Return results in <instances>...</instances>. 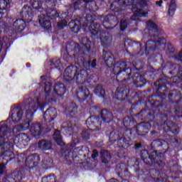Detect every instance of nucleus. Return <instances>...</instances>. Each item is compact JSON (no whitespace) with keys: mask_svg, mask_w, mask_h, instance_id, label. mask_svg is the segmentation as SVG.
Returning <instances> with one entry per match:
<instances>
[{"mask_svg":"<svg viewBox=\"0 0 182 182\" xmlns=\"http://www.w3.org/2000/svg\"><path fill=\"white\" fill-rule=\"evenodd\" d=\"M92 39H100L102 46L109 48L112 45V35L102 29V25L95 21V16L88 14L85 17L77 16L68 23L71 32L79 33L82 28H87Z\"/></svg>","mask_w":182,"mask_h":182,"instance_id":"1","label":"nucleus"},{"mask_svg":"<svg viewBox=\"0 0 182 182\" xmlns=\"http://www.w3.org/2000/svg\"><path fill=\"white\" fill-rule=\"evenodd\" d=\"M101 59L104 60L106 66L109 69L113 66L111 75L116 76L117 79L122 77L121 82L130 80V79H132V73H133L134 70H141L144 68L143 63L139 60L132 61L129 67L127 66V61L119 60L116 63L114 55L109 50L106 51L103 50Z\"/></svg>","mask_w":182,"mask_h":182,"instance_id":"2","label":"nucleus"},{"mask_svg":"<svg viewBox=\"0 0 182 182\" xmlns=\"http://www.w3.org/2000/svg\"><path fill=\"white\" fill-rule=\"evenodd\" d=\"M166 98H168V101L166 102L161 100L154 101L151 103V107L159 111L156 114L158 120L161 122L167 120L168 114H171V113H175L176 117L182 119V106L175 105L181 102V92L177 90H173L170 92L167 91Z\"/></svg>","mask_w":182,"mask_h":182,"instance_id":"3","label":"nucleus"},{"mask_svg":"<svg viewBox=\"0 0 182 182\" xmlns=\"http://www.w3.org/2000/svg\"><path fill=\"white\" fill-rule=\"evenodd\" d=\"M156 114L154 112H151L150 109L146 107L142 109L139 113L135 114L134 117L137 120H149L151 122H157L160 124H163L164 127L162 129V134H161L162 137L168 140L169 143H178V139L176 138L174 136H171L168 134V133H172V134H178L180 132V129L174 123L173 121H168V119H165L163 121L159 120L157 117V114H159V110Z\"/></svg>","mask_w":182,"mask_h":182,"instance_id":"4","label":"nucleus"},{"mask_svg":"<svg viewBox=\"0 0 182 182\" xmlns=\"http://www.w3.org/2000/svg\"><path fill=\"white\" fill-rule=\"evenodd\" d=\"M76 143L75 141H72L69 144V146L65 147L62 149V155L64 157V161L68 166H72V164H80L82 159H89V147L87 146L76 147Z\"/></svg>","mask_w":182,"mask_h":182,"instance_id":"5","label":"nucleus"},{"mask_svg":"<svg viewBox=\"0 0 182 182\" xmlns=\"http://www.w3.org/2000/svg\"><path fill=\"white\" fill-rule=\"evenodd\" d=\"M92 42L87 38V37H84L80 41V46L77 44L75 45L73 49V52L75 54H73L75 60H77V65L79 66L82 65L85 68H90V69H97V60H88L86 61L85 58L82 57V55H86V53H90L92 50ZM81 46V48H80Z\"/></svg>","mask_w":182,"mask_h":182,"instance_id":"6","label":"nucleus"},{"mask_svg":"<svg viewBox=\"0 0 182 182\" xmlns=\"http://www.w3.org/2000/svg\"><path fill=\"white\" fill-rule=\"evenodd\" d=\"M139 4H134V0H118L113 1L109 9L112 12H122L127 6H132L131 10L134 15L131 16V21H139V18H146L149 13L143 12V9H139Z\"/></svg>","mask_w":182,"mask_h":182,"instance_id":"7","label":"nucleus"},{"mask_svg":"<svg viewBox=\"0 0 182 182\" xmlns=\"http://www.w3.org/2000/svg\"><path fill=\"white\" fill-rule=\"evenodd\" d=\"M6 133H8V127L2 125L0 127V152L1 154L0 160L2 159V160L6 161V164H8L9 161L15 159V154L13 151L15 140L11 139L6 141L4 137L6 136Z\"/></svg>","mask_w":182,"mask_h":182,"instance_id":"8","label":"nucleus"},{"mask_svg":"<svg viewBox=\"0 0 182 182\" xmlns=\"http://www.w3.org/2000/svg\"><path fill=\"white\" fill-rule=\"evenodd\" d=\"M159 50L160 52L166 51L167 53H174L176 49L173 44L167 43V40L164 37H159L154 35V39H149L145 43V54L146 56L149 55L150 52Z\"/></svg>","mask_w":182,"mask_h":182,"instance_id":"9","label":"nucleus"},{"mask_svg":"<svg viewBox=\"0 0 182 182\" xmlns=\"http://www.w3.org/2000/svg\"><path fill=\"white\" fill-rule=\"evenodd\" d=\"M115 99L118 102H124V100H136V103L143 105L144 103V97L141 92H135L130 90L128 85H121L115 91Z\"/></svg>","mask_w":182,"mask_h":182,"instance_id":"10","label":"nucleus"},{"mask_svg":"<svg viewBox=\"0 0 182 182\" xmlns=\"http://www.w3.org/2000/svg\"><path fill=\"white\" fill-rule=\"evenodd\" d=\"M168 79L167 76L164 77H160L154 82L153 89L154 93L151 94L148 98V103L151 106L153 102L158 101L156 99H160L161 100H165L167 99V92H168V88L167 85H168Z\"/></svg>","mask_w":182,"mask_h":182,"instance_id":"11","label":"nucleus"},{"mask_svg":"<svg viewBox=\"0 0 182 182\" xmlns=\"http://www.w3.org/2000/svg\"><path fill=\"white\" fill-rule=\"evenodd\" d=\"M105 136L109 138L108 146H112L114 149H122L126 150L133 146L130 142V139L127 138V136L124 135V132L122 136H120V132L114 129L112 132H106Z\"/></svg>","mask_w":182,"mask_h":182,"instance_id":"12","label":"nucleus"},{"mask_svg":"<svg viewBox=\"0 0 182 182\" xmlns=\"http://www.w3.org/2000/svg\"><path fill=\"white\" fill-rule=\"evenodd\" d=\"M44 92L46 93V99L48 103H56V98L48 97L52 93L57 97H62L66 93V86L63 82H55L54 86L52 83L47 82L45 84Z\"/></svg>","mask_w":182,"mask_h":182,"instance_id":"13","label":"nucleus"},{"mask_svg":"<svg viewBox=\"0 0 182 182\" xmlns=\"http://www.w3.org/2000/svg\"><path fill=\"white\" fill-rule=\"evenodd\" d=\"M150 129H151L150 122H141L131 129H127L124 131V135L127 136V139H129L130 141L131 140L136 139L137 136H146V134H149V132H150Z\"/></svg>","mask_w":182,"mask_h":182,"instance_id":"14","label":"nucleus"},{"mask_svg":"<svg viewBox=\"0 0 182 182\" xmlns=\"http://www.w3.org/2000/svg\"><path fill=\"white\" fill-rule=\"evenodd\" d=\"M55 127L53 124H41L40 122H33L30 127V132L33 137H39L46 133H50L52 129Z\"/></svg>","mask_w":182,"mask_h":182,"instance_id":"15","label":"nucleus"},{"mask_svg":"<svg viewBox=\"0 0 182 182\" xmlns=\"http://www.w3.org/2000/svg\"><path fill=\"white\" fill-rule=\"evenodd\" d=\"M23 110L26 112L28 107H22V103L18 106L14 107V109H11L10 116L6 122L11 119L13 123H19V122L22 120V117H23Z\"/></svg>","mask_w":182,"mask_h":182,"instance_id":"16","label":"nucleus"},{"mask_svg":"<svg viewBox=\"0 0 182 182\" xmlns=\"http://www.w3.org/2000/svg\"><path fill=\"white\" fill-rule=\"evenodd\" d=\"M85 124L91 132H98L102 129V121L100 117L96 115L90 116L85 121Z\"/></svg>","mask_w":182,"mask_h":182,"instance_id":"17","label":"nucleus"},{"mask_svg":"<svg viewBox=\"0 0 182 182\" xmlns=\"http://www.w3.org/2000/svg\"><path fill=\"white\" fill-rule=\"evenodd\" d=\"M75 95L79 102H85V100H87V99L92 100L93 98V94H90L89 88L84 85L79 86L77 88Z\"/></svg>","mask_w":182,"mask_h":182,"instance_id":"18","label":"nucleus"},{"mask_svg":"<svg viewBox=\"0 0 182 182\" xmlns=\"http://www.w3.org/2000/svg\"><path fill=\"white\" fill-rule=\"evenodd\" d=\"M154 56L155 58V62H159L161 64L160 68L154 70L155 72H163V70H171L173 63L172 61L164 60L163 55L159 53H155Z\"/></svg>","mask_w":182,"mask_h":182,"instance_id":"19","label":"nucleus"},{"mask_svg":"<svg viewBox=\"0 0 182 182\" xmlns=\"http://www.w3.org/2000/svg\"><path fill=\"white\" fill-rule=\"evenodd\" d=\"M22 107H28L27 110H29L30 109L36 108V112L39 109L42 112L46 107V104L43 102H38L36 106V102L33 99H32L30 97H24V100L21 105Z\"/></svg>","mask_w":182,"mask_h":182,"instance_id":"20","label":"nucleus"},{"mask_svg":"<svg viewBox=\"0 0 182 182\" xmlns=\"http://www.w3.org/2000/svg\"><path fill=\"white\" fill-rule=\"evenodd\" d=\"M38 12V11H36L35 9L26 5L22 8L21 12H20V16L24 19L27 23H29L30 22H32L33 16H35Z\"/></svg>","mask_w":182,"mask_h":182,"instance_id":"21","label":"nucleus"},{"mask_svg":"<svg viewBox=\"0 0 182 182\" xmlns=\"http://www.w3.org/2000/svg\"><path fill=\"white\" fill-rule=\"evenodd\" d=\"M79 68L75 65H70L67 67L64 71V83H70L72 80L76 77Z\"/></svg>","mask_w":182,"mask_h":182,"instance_id":"22","label":"nucleus"},{"mask_svg":"<svg viewBox=\"0 0 182 182\" xmlns=\"http://www.w3.org/2000/svg\"><path fill=\"white\" fill-rule=\"evenodd\" d=\"M36 113V108L31 107L26 111V120L20 124L22 130H28L31 129V123L33 121V115Z\"/></svg>","mask_w":182,"mask_h":182,"instance_id":"23","label":"nucleus"},{"mask_svg":"<svg viewBox=\"0 0 182 182\" xmlns=\"http://www.w3.org/2000/svg\"><path fill=\"white\" fill-rule=\"evenodd\" d=\"M117 23H119V18H117V16L108 14L104 17L102 26H104L105 29H113Z\"/></svg>","mask_w":182,"mask_h":182,"instance_id":"24","label":"nucleus"},{"mask_svg":"<svg viewBox=\"0 0 182 182\" xmlns=\"http://www.w3.org/2000/svg\"><path fill=\"white\" fill-rule=\"evenodd\" d=\"M131 79H132L134 86L137 89H143L147 85V80L143 73H136L134 76L132 75Z\"/></svg>","mask_w":182,"mask_h":182,"instance_id":"25","label":"nucleus"},{"mask_svg":"<svg viewBox=\"0 0 182 182\" xmlns=\"http://www.w3.org/2000/svg\"><path fill=\"white\" fill-rule=\"evenodd\" d=\"M39 163H41V156L38 154H31L25 159L26 167H28L30 170L38 167Z\"/></svg>","mask_w":182,"mask_h":182,"instance_id":"26","label":"nucleus"},{"mask_svg":"<svg viewBox=\"0 0 182 182\" xmlns=\"http://www.w3.org/2000/svg\"><path fill=\"white\" fill-rule=\"evenodd\" d=\"M58 117V112L56 108L51 107H49L43 112V118L46 122V124H52V122Z\"/></svg>","mask_w":182,"mask_h":182,"instance_id":"27","label":"nucleus"},{"mask_svg":"<svg viewBox=\"0 0 182 182\" xmlns=\"http://www.w3.org/2000/svg\"><path fill=\"white\" fill-rule=\"evenodd\" d=\"M38 147L40 150H43V151H47V150L52 149V141L46 139H41L38 141L37 144H32L30 146L31 150H35Z\"/></svg>","mask_w":182,"mask_h":182,"instance_id":"28","label":"nucleus"},{"mask_svg":"<svg viewBox=\"0 0 182 182\" xmlns=\"http://www.w3.org/2000/svg\"><path fill=\"white\" fill-rule=\"evenodd\" d=\"M77 105L75 102H70L65 108L67 119H76V114H77Z\"/></svg>","mask_w":182,"mask_h":182,"instance_id":"29","label":"nucleus"},{"mask_svg":"<svg viewBox=\"0 0 182 182\" xmlns=\"http://www.w3.org/2000/svg\"><path fill=\"white\" fill-rule=\"evenodd\" d=\"M124 46H128V48H133L134 46H137L139 50L136 52V56H144V55H146V47L143 48L141 47V43H140V42L139 41L136 42L132 40L125 41Z\"/></svg>","mask_w":182,"mask_h":182,"instance_id":"30","label":"nucleus"},{"mask_svg":"<svg viewBox=\"0 0 182 182\" xmlns=\"http://www.w3.org/2000/svg\"><path fill=\"white\" fill-rule=\"evenodd\" d=\"M87 77H89V73H87V70L81 69L77 71L75 79L77 85H85V83L87 82Z\"/></svg>","mask_w":182,"mask_h":182,"instance_id":"31","label":"nucleus"},{"mask_svg":"<svg viewBox=\"0 0 182 182\" xmlns=\"http://www.w3.org/2000/svg\"><path fill=\"white\" fill-rule=\"evenodd\" d=\"M100 119V122H103V123H111L113 122V113L111 112L110 110L105 108L102 109L100 112V116H98Z\"/></svg>","mask_w":182,"mask_h":182,"instance_id":"32","label":"nucleus"},{"mask_svg":"<svg viewBox=\"0 0 182 182\" xmlns=\"http://www.w3.org/2000/svg\"><path fill=\"white\" fill-rule=\"evenodd\" d=\"M26 23L28 22L23 18L16 19L13 23L14 32L16 33H21V32H23L26 28Z\"/></svg>","mask_w":182,"mask_h":182,"instance_id":"33","label":"nucleus"},{"mask_svg":"<svg viewBox=\"0 0 182 182\" xmlns=\"http://www.w3.org/2000/svg\"><path fill=\"white\" fill-rule=\"evenodd\" d=\"M31 141V138L25 134L21 133L18 137L17 142H15L14 144H17L18 147H20V149H25L28 146V143Z\"/></svg>","mask_w":182,"mask_h":182,"instance_id":"34","label":"nucleus"},{"mask_svg":"<svg viewBox=\"0 0 182 182\" xmlns=\"http://www.w3.org/2000/svg\"><path fill=\"white\" fill-rule=\"evenodd\" d=\"M173 59H174L175 62H178V63L180 64L173 63V68L171 70H173L178 75L180 73V70H181L182 65V49L178 54L173 56Z\"/></svg>","mask_w":182,"mask_h":182,"instance_id":"35","label":"nucleus"},{"mask_svg":"<svg viewBox=\"0 0 182 182\" xmlns=\"http://www.w3.org/2000/svg\"><path fill=\"white\" fill-rule=\"evenodd\" d=\"M75 129V124L72 121H67L61 128V131L64 136H73V129Z\"/></svg>","mask_w":182,"mask_h":182,"instance_id":"36","label":"nucleus"},{"mask_svg":"<svg viewBox=\"0 0 182 182\" xmlns=\"http://www.w3.org/2000/svg\"><path fill=\"white\" fill-rule=\"evenodd\" d=\"M8 1L6 0H0V21H4V19H8Z\"/></svg>","mask_w":182,"mask_h":182,"instance_id":"37","label":"nucleus"},{"mask_svg":"<svg viewBox=\"0 0 182 182\" xmlns=\"http://www.w3.org/2000/svg\"><path fill=\"white\" fill-rule=\"evenodd\" d=\"M43 11L46 12V15H44V16L48 18V19L53 20L59 18V12L56 11L55 7L44 8Z\"/></svg>","mask_w":182,"mask_h":182,"instance_id":"38","label":"nucleus"},{"mask_svg":"<svg viewBox=\"0 0 182 182\" xmlns=\"http://www.w3.org/2000/svg\"><path fill=\"white\" fill-rule=\"evenodd\" d=\"M146 26L149 28V36H151V39H154V35L155 36H159L156 33H159V26L157 24H156L153 21H148L146 22ZM150 32H154V33L150 34Z\"/></svg>","mask_w":182,"mask_h":182,"instance_id":"39","label":"nucleus"},{"mask_svg":"<svg viewBox=\"0 0 182 182\" xmlns=\"http://www.w3.org/2000/svg\"><path fill=\"white\" fill-rule=\"evenodd\" d=\"M100 157L102 163L104 164H109L112 161V154L107 150H102L100 152Z\"/></svg>","mask_w":182,"mask_h":182,"instance_id":"40","label":"nucleus"},{"mask_svg":"<svg viewBox=\"0 0 182 182\" xmlns=\"http://www.w3.org/2000/svg\"><path fill=\"white\" fill-rule=\"evenodd\" d=\"M38 23H40L41 26L43 28V29L48 30L50 28H52L50 21L48 20L45 16H42V14L38 16Z\"/></svg>","mask_w":182,"mask_h":182,"instance_id":"41","label":"nucleus"},{"mask_svg":"<svg viewBox=\"0 0 182 182\" xmlns=\"http://www.w3.org/2000/svg\"><path fill=\"white\" fill-rule=\"evenodd\" d=\"M2 33V31L0 30V36ZM11 45L12 43H11V40L8 39V38H3L2 39L0 38V52L2 50H8L9 48H11Z\"/></svg>","mask_w":182,"mask_h":182,"instance_id":"42","label":"nucleus"},{"mask_svg":"<svg viewBox=\"0 0 182 182\" xmlns=\"http://www.w3.org/2000/svg\"><path fill=\"white\" fill-rule=\"evenodd\" d=\"M30 4L36 11L40 13L43 12V7H42L43 0H30Z\"/></svg>","mask_w":182,"mask_h":182,"instance_id":"43","label":"nucleus"},{"mask_svg":"<svg viewBox=\"0 0 182 182\" xmlns=\"http://www.w3.org/2000/svg\"><path fill=\"white\" fill-rule=\"evenodd\" d=\"M94 93L97 96V97H100V99H104L106 100V90L103 89V87L102 85H97L94 89Z\"/></svg>","mask_w":182,"mask_h":182,"instance_id":"44","label":"nucleus"},{"mask_svg":"<svg viewBox=\"0 0 182 182\" xmlns=\"http://www.w3.org/2000/svg\"><path fill=\"white\" fill-rule=\"evenodd\" d=\"M136 120L132 117H126L123 119V125L126 129L129 127H134V124H136Z\"/></svg>","mask_w":182,"mask_h":182,"instance_id":"45","label":"nucleus"},{"mask_svg":"<svg viewBox=\"0 0 182 182\" xmlns=\"http://www.w3.org/2000/svg\"><path fill=\"white\" fill-rule=\"evenodd\" d=\"M50 66H51V69H57L58 70H60V68H62L60 59L58 58H52L50 60Z\"/></svg>","mask_w":182,"mask_h":182,"instance_id":"46","label":"nucleus"},{"mask_svg":"<svg viewBox=\"0 0 182 182\" xmlns=\"http://www.w3.org/2000/svg\"><path fill=\"white\" fill-rule=\"evenodd\" d=\"M53 139L58 146H65L63 138L62 137V134H60V132L59 130L54 132Z\"/></svg>","mask_w":182,"mask_h":182,"instance_id":"47","label":"nucleus"},{"mask_svg":"<svg viewBox=\"0 0 182 182\" xmlns=\"http://www.w3.org/2000/svg\"><path fill=\"white\" fill-rule=\"evenodd\" d=\"M176 9L177 4H176V0H171L168 10V15H169V16H173Z\"/></svg>","mask_w":182,"mask_h":182,"instance_id":"48","label":"nucleus"},{"mask_svg":"<svg viewBox=\"0 0 182 182\" xmlns=\"http://www.w3.org/2000/svg\"><path fill=\"white\" fill-rule=\"evenodd\" d=\"M143 74L144 77H145V80H147V82H149V80L151 81L156 79V73L153 71L146 70L144 73H143Z\"/></svg>","mask_w":182,"mask_h":182,"instance_id":"49","label":"nucleus"},{"mask_svg":"<svg viewBox=\"0 0 182 182\" xmlns=\"http://www.w3.org/2000/svg\"><path fill=\"white\" fill-rule=\"evenodd\" d=\"M90 2H93V0H77L73 4V6L75 9H79L82 4H84L85 6H86Z\"/></svg>","mask_w":182,"mask_h":182,"instance_id":"50","label":"nucleus"},{"mask_svg":"<svg viewBox=\"0 0 182 182\" xmlns=\"http://www.w3.org/2000/svg\"><path fill=\"white\" fill-rule=\"evenodd\" d=\"M58 0H43L46 8H55Z\"/></svg>","mask_w":182,"mask_h":182,"instance_id":"51","label":"nucleus"},{"mask_svg":"<svg viewBox=\"0 0 182 182\" xmlns=\"http://www.w3.org/2000/svg\"><path fill=\"white\" fill-rule=\"evenodd\" d=\"M61 58L65 60V62H69V60L72 56L69 55V53L68 52V48L63 51H61Z\"/></svg>","mask_w":182,"mask_h":182,"instance_id":"52","label":"nucleus"},{"mask_svg":"<svg viewBox=\"0 0 182 182\" xmlns=\"http://www.w3.org/2000/svg\"><path fill=\"white\" fill-rule=\"evenodd\" d=\"M56 181L55 178V175H48L47 176H44L41 179V182H55Z\"/></svg>","mask_w":182,"mask_h":182,"instance_id":"53","label":"nucleus"},{"mask_svg":"<svg viewBox=\"0 0 182 182\" xmlns=\"http://www.w3.org/2000/svg\"><path fill=\"white\" fill-rule=\"evenodd\" d=\"M81 137L83 140H89L90 139V132L87 129L82 130Z\"/></svg>","mask_w":182,"mask_h":182,"instance_id":"54","label":"nucleus"},{"mask_svg":"<svg viewBox=\"0 0 182 182\" xmlns=\"http://www.w3.org/2000/svg\"><path fill=\"white\" fill-rule=\"evenodd\" d=\"M65 26H68V21H66L65 19H63L57 23V28L58 29H64Z\"/></svg>","mask_w":182,"mask_h":182,"instance_id":"55","label":"nucleus"},{"mask_svg":"<svg viewBox=\"0 0 182 182\" xmlns=\"http://www.w3.org/2000/svg\"><path fill=\"white\" fill-rule=\"evenodd\" d=\"M12 176L14 177V178H17L18 181L23 178V176H22V172H21V171L14 172Z\"/></svg>","mask_w":182,"mask_h":182,"instance_id":"56","label":"nucleus"},{"mask_svg":"<svg viewBox=\"0 0 182 182\" xmlns=\"http://www.w3.org/2000/svg\"><path fill=\"white\" fill-rule=\"evenodd\" d=\"M127 28V21H121L119 23L120 31H122V32H124Z\"/></svg>","mask_w":182,"mask_h":182,"instance_id":"57","label":"nucleus"},{"mask_svg":"<svg viewBox=\"0 0 182 182\" xmlns=\"http://www.w3.org/2000/svg\"><path fill=\"white\" fill-rule=\"evenodd\" d=\"M100 110V108L96 105H93L90 107V113H93L95 114V113H97Z\"/></svg>","mask_w":182,"mask_h":182,"instance_id":"58","label":"nucleus"},{"mask_svg":"<svg viewBox=\"0 0 182 182\" xmlns=\"http://www.w3.org/2000/svg\"><path fill=\"white\" fill-rule=\"evenodd\" d=\"M8 164H6V161H3L1 163H0V174H4V171L5 170V168H6V165Z\"/></svg>","mask_w":182,"mask_h":182,"instance_id":"59","label":"nucleus"},{"mask_svg":"<svg viewBox=\"0 0 182 182\" xmlns=\"http://www.w3.org/2000/svg\"><path fill=\"white\" fill-rule=\"evenodd\" d=\"M99 157V151H97V149H93L92 154L91 155V158L92 160H96V158Z\"/></svg>","mask_w":182,"mask_h":182,"instance_id":"60","label":"nucleus"},{"mask_svg":"<svg viewBox=\"0 0 182 182\" xmlns=\"http://www.w3.org/2000/svg\"><path fill=\"white\" fill-rule=\"evenodd\" d=\"M52 163H53V161L50 160V159L43 161V164L44 166H46L47 167L50 166V164H52Z\"/></svg>","mask_w":182,"mask_h":182,"instance_id":"61","label":"nucleus"},{"mask_svg":"<svg viewBox=\"0 0 182 182\" xmlns=\"http://www.w3.org/2000/svg\"><path fill=\"white\" fill-rule=\"evenodd\" d=\"M138 5H139L141 8H144L145 6H147V1L146 0H139Z\"/></svg>","mask_w":182,"mask_h":182,"instance_id":"62","label":"nucleus"},{"mask_svg":"<svg viewBox=\"0 0 182 182\" xmlns=\"http://www.w3.org/2000/svg\"><path fill=\"white\" fill-rule=\"evenodd\" d=\"M133 149H134V150L137 151V150H140V149H141V147H143V145H141V143H135L133 144Z\"/></svg>","mask_w":182,"mask_h":182,"instance_id":"63","label":"nucleus"},{"mask_svg":"<svg viewBox=\"0 0 182 182\" xmlns=\"http://www.w3.org/2000/svg\"><path fill=\"white\" fill-rule=\"evenodd\" d=\"M161 4H163V0L156 1V5H158V6H161Z\"/></svg>","mask_w":182,"mask_h":182,"instance_id":"64","label":"nucleus"}]
</instances>
